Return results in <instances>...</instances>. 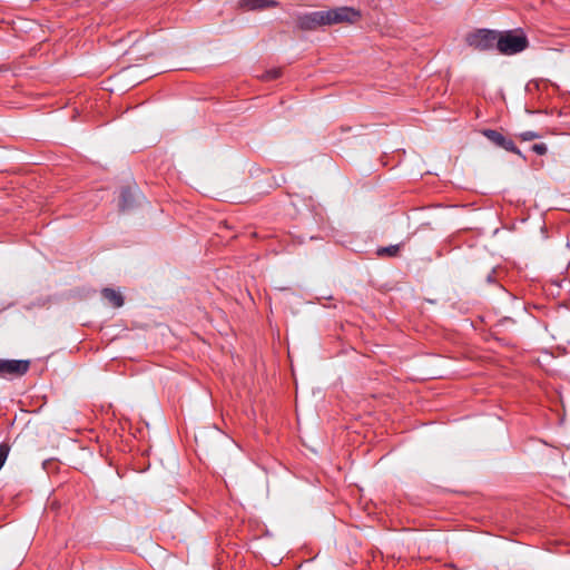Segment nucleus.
<instances>
[{
    "mask_svg": "<svg viewBox=\"0 0 570 570\" xmlns=\"http://www.w3.org/2000/svg\"><path fill=\"white\" fill-rule=\"evenodd\" d=\"M102 297L109 302V304L116 308L121 307L124 305V297L120 293L116 292L112 288H104Z\"/></svg>",
    "mask_w": 570,
    "mask_h": 570,
    "instance_id": "6e6552de",
    "label": "nucleus"
},
{
    "mask_svg": "<svg viewBox=\"0 0 570 570\" xmlns=\"http://www.w3.org/2000/svg\"><path fill=\"white\" fill-rule=\"evenodd\" d=\"M529 46L527 36L521 29L498 32L497 49L502 55L511 56L525 50Z\"/></svg>",
    "mask_w": 570,
    "mask_h": 570,
    "instance_id": "f257e3e1",
    "label": "nucleus"
},
{
    "mask_svg": "<svg viewBox=\"0 0 570 570\" xmlns=\"http://www.w3.org/2000/svg\"><path fill=\"white\" fill-rule=\"evenodd\" d=\"M482 134L495 146L521 156V151L517 148L514 142L504 137L501 132L493 129H485Z\"/></svg>",
    "mask_w": 570,
    "mask_h": 570,
    "instance_id": "423d86ee",
    "label": "nucleus"
},
{
    "mask_svg": "<svg viewBox=\"0 0 570 570\" xmlns=\"http://www.w3.org/2000/svg\"><path fill=\"white\" fill-rule=\"evenodd\" d=\"M29 366V361L0 358V377L22 376L28 372Z\"/></svg>",
    "mask_w": 570,
    "mask_h": 570,
    "instance_id": "20e7f679",
    "label": "nucleus"
},
{
    "mask_svg": "<svg viewBox=\"0 0 570 570\" xmlns=\"http://www.w3.org/2000/svg\"><path fill=\"white\" fill-rule=\"evenodd\" d=\"M296 24L302 30H315L318 27L327 26L325 11H314L297 16Z\"/></svg>",
    "mask_w": 570,
    "mask_h": 570,
    "instance_id": "39448f33",
    "label": "nucleus"
},
{
    "mask_svg": "<svg viewBox=\"0 0 570 570\" xmlns=\"http://www.w3.org/2000/svg\"><path fill=\"white\" fill-rule=\"evenodd\" d=\"M240 6L246 10H258L276 7L277 2L274 0H240Z\"/></svg>",
    "mask_w": 570,
    "mask_h": 570,
    "instance_id": "0eeeda50",
    "label": "nucleus"
},
{
    "mask_svg": "<svg viewBox=\"0 0 570 570\" xmlns=\"http://www.w3.org/2000/svg\"><path fill=\"white\" fill-rule=\"evenodd\" d=\"M327 26L348 23L354 24L362 18L360 10L353 7H337L325 11Z\"/></svg>",
    "mask_w": 570,
    "mask_h": 570,
    "instance_id": "7ed1b4c3",
    "label": "nucleus"
},
{
    "mask_svg": "<svg viewBox=\"0 0 570 570\" xmlns=\"http://www.w3.org/2000/svg\"><path fill=\"white\" fill-rule=\"evenodd\" d=\"M279 76H281V69L274 68V69L265 71L262 76V79L268 81V80L277 79Z\"/></svg>",
    "mask_w": 570,
    "mask_h": 570,
    "instance_id": "9b49d317",
    "label": "nucleus"
},
{
    "mask_svg": "<svg viewBox=\"0 0 570 570\" xmlns=\"http://www.w3.org/2000/svg\"><path fill=\"white\" fill-rule=\"evenodd\" d=\"M399 250H400V246L399 245H391V246H387V247L379 248L377 249V255L379 256H383V255L396 256L399 254Z\"/></svg>",
    "mask_w": 570,
    "mask_h": 570,
    "instance_id": "9d476101",
    "label": "nucleus"
},
{
    "mask_svg": "<svg viewBox=\"0 0 570 570\" xmlns=\"http://www.w3.org/2000/svg\"><path fill=\"white\" fill-rule=\"evenodd\" d=\"M532 150H533L535 154H538V155H544V154L547 153L548 148H547V145H546V144H542V142H541V144H534V145L532 146Z\"/></svg>",
    "mask_w": 570,
    "mask_h": 570,
    "instance_id": "f8f14e48",
    "label": "nucleus"
},
{
    "mask_svg": "<svg viewBox=\"0 0 570 570\" xmlns=\"http://www.w3.org/2000/svg\"><path fill=\"white\" fill-rule=\"evenodd\" d=\"M465 41L468 46L485 51L497 47L498 32L489 29H479L466 35Z\"/></svg>",
    "mask_w": 570,
    "mask_h": 570,
    "instance_id": "f03ea898",
    "label": "nucleus"
},
{
    "mask_svg": "<svg viewBox=\"0 0 570 570\" xmlns=\"http://www.w3.org/2000/svg\"><path fill=\"white\" fill-rule=\"evenodd\" d=\"M134 203V195L130 188H122L120 193L119 208L126 210L131 207Z\"/></svg>",
    "mask_w": 570,
    "mask_h": 570,
    "instance_id": "1a4fd4ad",
    "label": "nucleus"
},
{
    "mask_svg": "<svg viewBox=\"0 0 570 570\" xmlns=\"http://www.w3.org/2000/svg\"><path fill=\"white\" fill-rule=\"evenodd\" d=\"M538 134L533 132V131H524L520 135V138L524 141H529V140H532V139H535L538 138Z\"/></svg>",
    "mask_w": 570,
    "mask_h": 570,
    "instance_id": "ddd939ff",
    "label": "nucleus"
}]
</instances>
